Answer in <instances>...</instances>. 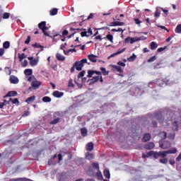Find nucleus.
<instances>
[{
    "mask_svg": "<svg viewBox=\"0 0 181 181\" xmlns=\"http://www.w3.org/2000/svg\"><path fill=\"white\" fill-rule=\"evenodd\" d=\"M155 116L160 123H163L164 120L165 122H170L175 118V113L170 111L167 112L164 117H163L162 112H160V110L158 112H155Z\"/></svg>",
    "mask_w": 181,
    "mask_h": 181,
    "instance_id": "obj_1",
    "label": "nucleus"
},
{
    "mask_svg": "<svg viewBox=\"0 0 181 181\" xmlns=\"http://www.w3.org/2000/svg\"><path fill=\"white\" fill-rule=\"evenodd\" d=\"M38 28L42 30L45 36L50 37L49 33L47 31L49 30V28L47 26V21H42L39 23Z\"/></svg>",
    "mask_w": 181,
    "mask_h": 181,
    "instance_id": "obj_2",
    "label": "nucleus"
},
{
    "mask_svg": "<svg viewBox=\"0 0 181 181\" xmlns=\"http://www.w3.org/2000/svg\"><path fill=\"white\" fill-rule=\"evenodd\" d=\"M85 63H88L87 59H83L81 61H76L74 64L76 66V69L77 71H81L82 68L84 66Z\"/></svg>",
    "mask_w": 181,
    "mask_h": 181,
    "instance_id": "obj_3",
    "label": "nucleus"
},
{
    "mask_svg": "<svg viewBox=\"0 0 181 181\" xmlns=\"http://www.w3.org/2000/svg\"><path fill=\"white\" fill-rule=\"evenodd\" d=\"M172 144L169 141H163L159 142V147L163 150L169 149L171 148Z\"/></svg>",
    "mask_w": 181,
    "mask_h": 181,
    "instance_id": "obj_4",
    "label": "nucleus"
},
{
    "mask_svg": "<svg viewBox=\"0 0 181 181\" xmlns=\"http://www.w3.org/2000/svg\"><path fill=\"white\" fill-rule=\"evenodd\" d=\"M41 86H42V82L37 80L33 81L31 83V86L29 88V90H32V89L37 90L40 88Z\"/></svg>",
    "mask_w": 181,
    "mask_h": 181,
    "instance_id": "obj_5",
    "label": "nucleus"
},
{
    "mask_svg": "<svg viewBox=\"0 0 181 181\" xmlns=\"http://www.w3.org/2000/svg\"><path fill=\"white\" fill-rule=\"evenodd\" d=\"M146 40V37L145 36H141V37H131V45H133L134 42H137L141 40Z\"/></svg>",
    "mask_w": 181,
    "mask_h": 181,
    "instance_id": "obj_6",
    "label": "nucleus"
},
{
    "mask_svg": "<svg viewBox=\"0 0 181 181\" xmlns=\"http://www.w3.org/2000/svg\"><path fill=\"white\" fill-rule=\"evenodd\" d=\"M124 22H119V21H112L110 24H108V26L110 27H116V26H123L124 25Z\"/></svg>",
    "mask_w": 181,
    "mask_h": 181,
    "instance_id": "obj_7",
    "label": "nucleus"
},
{
    "mask_svg": "<svg viewBox=\"0 0 181 181\" xmlns=\"http://www.w3.org/2000/svg\"><path fill=\"white\" fill-rule=\"evenodd\" d=\"M154 148H155L154 142H148L144 145V148L146 150L151 151V150H153Z\"/></svg>",
    "mask_w": 181,
    "mask_h": 181,
    "instance_id": "obj_8",
    "label": "nucleus"
},
{
    "mask_svg": "<svg viewBox=\"0 0 181 181\" xmlns=\"http://www.w3.org/2000/svg\"><path fill=\"white\" fill-rule=\"evenodd\" d=\"M151 139V134L150 133H145L142 138V142L146 143Z\"/></svg>",
    "mask_w": 181,
    "mask_h": 181,
    "instance_id": "obj_9",
    "label": "nucleus"
},
{
    "mask_svg": "<svg viewBox=\"0 0 181 181\" xmlns=\"http://www.w3.org/2000/svg\"><path fill=\"white\" fill-rule=\"evenodd\" d=\"M99 81H100V76H98L93 77L92 79L88 80V82L90 81L89 82V85L91 86L96 83Z\"/></svg>",
    "mask_w": 181,
    "mask_h": 181,
    "instance_id": "obj_10",
    "label": "nucleus"
},
{
    "mask_svg": "<svg viewBox=\"0 0 181 181\" xmlns=\"http://www.w3.org/2000/svg\"><path fill=\"white\" fill-rule=\"evenodd\" d=\"M97 57H98L96 55H94L93 54H90L88 55V59H89V60H90V62H92L93 63H97L98 62Z\"/></svg>",
    "mask_w": 181,
    "mask_h": 181,
    "instance_id": "obj_11",
    "label": "nucleus"
},
{
    "mask_svg": "<svg viewBox=\"0 0 181 181\" xmlns=\"http://www.w3.org/2000/svg\"><path fill=\"white\" fill-rule=\"evenodd\" d=\"M125 50H126V48H123L122 49H119L117 52H115L112 54H111V56L110 57H115V56H117V54H121L124 53ZM110 57H109V59H110Z\"/></svg>",
    "mask_w": 181,
    "mask_h": 181,
    "instance_id": "obj_12",
    "label": "nucleus"
},
{
    "mask_svg": "<svg viewBox=\"0 0 181 181\" xmlns=\"http://www.w3.org/2000/svg\"><path fill=\"white\" fill-rule=\"evenodd\" d=\"M158 136L162 139V140H165L167 139L168 137V134L166 132H160L158 134Z\"/></svg>",
    "mask_w": 181,
    "mask_h": 181,
    "instance_id": "obj_13",
    "label": "nucleus"
},
{
    "mask_svg": "<svg viewBox=\"0 0 181 181\" xmlns=\"http://www.w3.org/2000/svg\"><path fill=\"white\" fill-rule=\"evenodd\" d=\"M94 148V144L93 142H89L86 144V151H92Z\"/></svg>",
    "mask_w": 181,
    "mask_h": 181,
    "instance_id": "obj_14",
    "label": "nucleus"
},
{
    "mask_svg": "<svg viewBox=\"0 0 181 181\" xmlns=\"http://www.w3.org/2000/svg\"><path fill=\"white\" fill-rule=\"evenodd\" d=\"M9 80L11 83L13 84H17L19 82V80L15 76H11Z\"/></svg>",
    "mask_w": 181,
    "mask_h": 181,
    "instance_id": "obj_15",
    "label": "nucleus"
},
{
    "mask_svg": "<svg viewBox=\"0 0 181 181\" xmlns=\"http://www.w3.org/2000/svg\"><path fill=\"white\" fill-rule=\"evenodd\" d=\"M18 93L16 91H9L6 95H5L4 98H7V97H16L17 96Z\"/></svg>",
    "mask_w": 181,
    "mask_h": 181,
    "instance_id": "obj_16",
    "label": "nucleus"
},
{
    "mask_svg": "<svg viewBox=\"0 0 181 181\" xmlns=\"http://www.w3.org/2000/svg\"><path fill=\"white\" fill-rule=\"evenodd\" d=\"M64 95V93L56 90L53 93V96L57 98H60Z\"/></svg>",
    "mask_w": 181,
    "mask_h": 181,
    "instance_id": "obj_17",
    "label": "nucleus"
},
{
    "mask_svg": "<svg viewBox=\"0 0 181 181\" xmlns=\"http://www.w3.org/2000/svg\"><path fill=\"white\" fill-rule=\"evenodd\" d=\"M172 129L174 132H177L179 129V124L177 121H174L173 123Z\"/></svg>",
    "mask_w": 181,
    "mask_h": 181,
    "instance_id": "obj_18",
    "label": "nucleus"
},
{
    "mask_svg": "<svg viewBox=\"0 0 181 181\" xmlns=\"http://www.w3.org/2000/svg\"><path fill=\"white\" fill-rule=\"evenodd\" d=\"M88 134V130L86 127H82L81 129V135H82V136L86 137L87 136Z\"/></svg>",
    "mask_w": 181,
    "mask_h": 181,
    "instance_id": "obj_19",
    "label": "nucleus"
},
{
    "mask_svg": "<svg viewBox=\"0 0 181 181\" xmlns=\"http://www.w3.org/2000/svg\"><path fill=\"white\" fill-rule=\"evenodd\" d=\"M35 100H36V96L33 95V96L27 98L25 100V103H27L28 104H30L31 103H33V101H35Z\"/></svg>",
    "mask_w": 181,
    "mask_h": 181,
    "instance_id": "obj_20",
    "label": "nucleus"
},
{
    "mask_svg": "<svg viewBox=\"0 0 181 181\" xmlns=\"http://www.w3.org/2000/svg\"><path fill=\"white\" fill-rule=\"evenodd\" d=\"M159 157L162 158H165L167 157V156L168 155V153L167 151H159Z\"/></svg>",
    "mask_w": 181,
    "mask_h": 181,
    "instance_id": "obj_21",
    "label": "nucleus"
},
{
    "mask_svg": "<svg viewBox=\"0 0 181 181\" xmlns=\"http://www.w3.org/2000/svg\"><path fill=\"white\" fill-rule=\"evenodd\" d=\"M158 47V43L156 42H151V50H156Z\"/></svg>",
    "mask_w": 181,
    "mask_h": 181,
    "instance_id": "obj_22",
    "label": "nucleus"
},
{
    "mask_svg": "<svg viewBox=\"0 0 181 181\" xmlns=\"http://www.w3.org/2000/svg\"><path fill=\"white\" fill-rule=\"evenodd\" d=\"M167 151L168 155L176 154L177 153V149L176 148H172L171 149H169Z\"/></svg>",
    "mask_w": 181,
    "mask_h": 181,
    "instance_id": "obj_23",
    "label": "nucleus"
},
{
    "mask_svg": "<svg viewBox=\"0 0 181 181\" xmlns=\"http://www.w3.org/2000/svg\"><path fill=\"white\" fill-rule=\"evenodd\" d=\"M56 57H57V60H59V62H64V60H65V57H64L63 55H62L59 53H57L56 54Z\"/></svg>",
    "mask_w": 181,
    "mask_h": 181,
    "instance_id": "obj_24",
    "label": "nucleus"
},
{
    "mask_svg": "<svg viewBox=\"0 0 181 181\" xmlns=\"http://www.w3.org/2000/svg\"><path fill=\"white\" fill-rule=\"evenodd\" d=\"M154 153H155L154 151H149V152L147 153V155L143 154L142 157H143V158H149V157L153 156L154 155Z\"/></svg>",
    "mask_w": 181,
    "mask_h": 181,
    "instance_id": "obj_25",
    "label": "nucleus"
},
{
    "mask_svg": "<svg viewBox=\"0 0 181 181\" xmlns=\"http://www.w3.org/2000/svg\"><path fill=\"white\" fill-rule=\"evenodd\" d=\"M58 13V8H52V10L49 11V14L52 16H56Z\"/></svg>",
    "mask_w": 181,
    "mask_h": 181,
    "instance_id": "obj_26",
    "label": "nucleus"
},
{
    "mask_svg": "<svg viewBox=\"0 0 181 181\" xmlns=\"http://www.w3.org/2000/svg\"><path fill=\"white\" fill-rule=\"evenodd\" d=\"M60 121V118L59 117H57V118H54L53 120H52L49 124L51 125H54V124H57Z\"/></svg>",
    "mask_w": 181,
    "mask_h": 181,
    "instance_id": "obj_27",
    "label": "nucleus"
},
{
    "mask_svg": "<svg viewBox=\"0 0 181 181\" xmlns=\"http://www.w3.org/2000/svg\"><path fill=\"white\" fill-rule=\"evenodd\" d=\"M24 74L26 76H31L33 74V71L30 69H27L24 71Z\"/></svg>",
    "mask_w": 181,
    "mask_h": 181,
    "instance_id": "obj_28",
    "label": "nucleus"
},
{
    "mask_svg": "<svg viewBox=\"0 0 181 181\" xmlns=\"http://www.w3.org/2000/svg\"><path fill=\"white\" fill-rule=\"evenodd\" d=\"M175 33L177 34H181V24H179L176 26L175 29Z\"/></svg>",
    "mask_w": 181,
    "mask_h": 181,
    "instance_id": "obj_29",
    "label": "nucleus"
},
{
    "mask_svg": "<svg viewBox=\"0 0 181 181\" xmlns=\"http://www.w3.org/2000/svg\"><path fill=\"white\" fill-rule=\"evenodd\" d=\"M39 60L37 59H34L33 60L30 62V66H35L38 64Z\"/></svg>",
    "mask_w": 181,
    "mask_h": 181,
    "instance_id": "obj_30",
    "label": "nucleus"
},
{
    "mask_svg": "<svg viewBox=\"0 0 181 181\" xmlns=\"http://www.w3.org/2000/svg\"><path fill=\"white\" fill-rule=\"evenodd\" d=\"M112 68L115 69L119 73H123L124 71L122 69V68L119 66L113 65Z\"/></svg>",
    "mask_w": 181,
    "mask_h": 181,
    "instance_id": "obj_31",
    "label": "nucleus"
},
{
    "mask_svg": "<svg viewBox=\"0 0 181 181\" xmlns=\"http://www.w3.org/2000/svg\"><path fill=\"white\" fill-rule=\"evenodd\" d=\"M3 47L5 49H9V47H10V42H9V41L4 42V44H3Z\"/></svg>",
    "mask_w": 181,
    "mask_h": 181,
    "instance_id": "obj_32",
    "label": "nucleus"
},
{
    "mask_svg": "<svg viewBox=\"0 0 181 181\" xmlns=\"http://www.w3.org/2000/svg\"><path fill=\"white\" fill-rule=\"evenodd\" d=\"M104 175L107 179L110 178V173L109 170L105 169L104 170Z\"/></svg>",
    "mask_w": 181,
    "mask_h": 181,
    "instance_id": "obj_33",
    "label": "nucleus"
},
{
    "mask_svg": "<svg viewBox=\"0 0 181 181\" xmlns=\"http://www.w3.org/2000/svg\"><path fill=\"white\" fill-rule=\"evenodd\" d=\"M136 59V55L135 54H132V55L127 59L128 62H134Z\"/></svg>",
    "mask_w": 181,
    "mask_h": 181,
    "instance_id": "obj_34",
    "label": "nucleus"
},
{
    "mask_svg": "<svg viewBox=\"0 0 181 181\" xmlns=\"http://www.w3.org/2000/svg\"><path fill=\"white\" fill-rule=\"evenodd\" d=\"M42 100L44 103H50L52 102V98L48 96H45L42 99Z\"/></svg>",
    "mask_w": 181,
    "mask_h": 181,
    "instance_id": "obj_35",
    "label": "nucleus"
},
{
    "mask_svg": "<svg viewBox=\"0 0 181 181\" xmlns=\"http://www.w3.org/2000/svg\"><path fill=\"white\" fill-rule=\"evenodd\" d=\"M134 21L136 25H139V27H141V23H142V21L139 20V18H134Z\"/></svg>",
    "mask_w": 181,
    "mask_h": 181,
    "instance_id": "obj_36",
    "label": "nucleus"
},
{
    "mask_svg": "<svg viewBox=\"0 0 181 181\" xmlns=\"http://www.w3.org/2000/svg\"><path fill=\"white\" fill-rule=\"evenodd\" d=\"M18 58H19V60L20 62H22V60H23V59H26V55L23 53V54H18Z\"/></svg>",
    "mask_w": 181,
    "mask_h": 181,
    "instance_id": "obj_37",
    "label": "nucleus"
},
{
    "mask_svg": "<svg viewBox=\"0 0 181 181\" xmlns=\"http://www.w3.org/2000/svg\"><path fill=\"white\" fill-rule=\"evenodd\" d=\"M33 47L35 48H37V49L44 48V47L42 45H41L40 44H39L37 42H35V44H33Z\"/></svg>",
    "mask_w": 181,
    "mask_h": 181,
    "instance_id": "obj_38",
    "label": "nucleus"
},
{
    "mask_svg": "<svg viewBox=\"0 0 181 181\" xmlns=\"http://www.w3.org/2000/svg\"><path fill=\"white\" fill-rule=\"evenodd\" d=\"M106 39H107L110 42H113V36L111 34L107 35Z\"/></svg>",
    "mask_w": 181,
    "mask_h": 181,
    "instance_id": "obj_39",
    "label": "nucleus"
},
{
    "mask_svg": "<svg viewBox=\"0 0 181 181\" xmlns=\"http://www.w3.org/2000/svg\"><path fill=\"white\" fill-rule=\"evenodd\" d=\"M157 59L156 55H154L153 57H151L150 59L147 60L148 63H151V62H155V60Z\"/></svg>",
    "mask_w": 181,
    "mask_h": 181,
    "instance_id": "obj_40",
    "label": "nucleus"
},
{
    "mask_svg": "<svg viewBox=\"0 0 181 181\" xmlns=\"http://www.w3.org/2000/svg\"><path fill=\"white\" fill-rule=\"evenodd\" d=\"M100 70H101L102 73L103 74V75L107 76L109 74V71H107L105 68L101 67Z\"/></svg>",
    "mask_w": 181,
    "mask_h": 181,
    "instance_id": "obj_41",
    "label": "nucleus"
},
{
    "mask_svg": "<svg viewBox=\"0 0 181 181\" xmlns=\"http://www.w3.org/2000/svg\"><path fill=\"white\" fill-rule=\"evenodd\" d=\"M94 74L95 71L93 70L88 71V78H91Z\"/></svg>",
    "mask_w": 181,
    "mask_h": 181,
    "instance_id": "obj_42",
    "label": "nucleus"
},
{
    "mask_svg": "<svg viewBox=\"0 0 181 181\" xmlns=\"http://www.w3.org/2000/svg\"><path fill=\"white\" fill-rule=\"evenodd\" d=\"M9 17H10V13H8V12L4 13V14H3V18L4 19H8Z\"/></svg>",
    "mask_w": 181,
    "mask_h": 181,
    "instance_id": "obj_43",
    "label": "nucleus"
},
{
    "mask_svg": "<svg viewBox=\"0 0 181 181\" xmlns=\"http://www.w3.org/2000/svg\"><path fill=\"white\" fill-rule=\"evenodd\" d=\"M8 102H12L13 104H18L19 103V101L17 98H15L13 100L12 98H10Z\"/></svg>",
    "mask_w": 181,
    "mask_h": 181,
    "instance_id": "obj_44",
    "label": "nucleus"
},
{
    "mask_svg": "<svg viewBox=\"0 0 181 181\" xmlns=\"http://www.w3.org/2000/svg\"><path fill=\"white\" fill-rule=\"evenodd\" d=\"M92 166L94 169H98V170L100 169L99 164L97 163H93Z\"/></svg>",
    "mask_w": 181,
    "mask_h": 181,
    "instance_id": "obj_45",
    "label": "nucleus"
},
{
    "mask_svg": "<svg viewBox=\"0 0 181 181\" xmlns=\"http://www.w3.org/2000/svg\"><path fill=\"white\" fill-rule=\"evenodd\" d=\"M159 162L160 163H163L164 165H165L166 163H168V158L160 159Z\"/></svg>",
    "mask_w": 181,
    "mask_h": 181,
    "instance_id": "obj_46",
    "label": "nucleus"
},
{
    "mask_svg": "<svg viewBox=\"0 0 181 181\" xmlns=\"http://www.w3.org/2000/svg\"><path fill=\"white\" fill-rule=\"evenodd\" d=\"M81 37H89V35L87 34V31H83V32L81 33Z\"/></svg>",
    "mask_w": 181,
    "mask_h": 181,
    "instance_id": "obj_47",
    "label": "nucleus"
},
{
    "mask_svg": "<svg viewBox=\"0 0 181 181\" xmlns=\"http://www.w3.org/2000/svg\"><path fill=\"white\" fill-rule=\"evenodd\" d=\"M166 49H167V47H159V48L157 49V52H158V53H160V52L165 51Z\"/></svg>",
    "mask_w": 181,
    "mask_h": 181,
    "instance_id": "obj_48",
    "label": "nucleus"
},
{
    "mask_svg": "<svg viewBox=\"0 0 181 181\" xmlns=\"http://www.w3.org/2000/svg\"><path fill=\"white\" fill-rule=\"evenodd\" d=\"M85 74H86V71H81V73H79V74H78V76H77L78 78H81V77H83L84 75H85Z\"/></svg>",
    "mask_w": 181,
    "mask_h": 181,
    "instance_id": "obj_49",
    "label": "nucleus"
},
{
    "mask_svg": "<svg viewBox=\"0 0 181 181\" xmlns=\"http://www.w3.org/2000/svg\"><path fill=\"white\" fill-rule=\"evenodd\" d=\"M86 158H88V160H91L93 158V153H89V154L86 155Z\"/></svg>",
    "mask_w": 181,
    "mask_h": 181,
    "instance_id": "obj_50",
    "label": "nucleus"
},
{
    "mask_svg": "<svg viewBox=\"0 0 181 181\" xmlns=\"http://www.w3.org/2000/svg\"><path fill=\"white\" fill-rule=\"evenodd\" d=\"M68 87H72V88L74 87V84L73 83V80L72 79H70L69 81Z\"/></svg>",
    "mask_w": 181,
    "mask_h": 181,
    "instance_id": "obj_51",
    "label": "nucleus"
},
{
    "mask_svg": "<svg viewBox=\"0 0 181 181\" xmlns=\"http://www.w3.org/2000/svg\"><path fill=\"white\" fill-rule=\"evenodd\" d=\"M28 64H29V62H28V60L25 59L23 62L22 63V66L25 67L28 66Z\"/></svg>",
    "mask_w": 181,
    "mask_h": 181,
    "instance_id": "obj_52",
    "label": "nucleus"
},
{
    "mask_svg": "<svg viewBox=\"0 0 181 181\" xmlns=\"http://www.w3.org/2000/svg\"><path fill=\"white\" fill-rule=\"evenodd\" d=\"M124 42L125 44H127V43L130 42V44H131V37H127V38H125Z\"/></svg>",
    "mask_w": 181,
    "mask_h": 181,
    "instance_id": "obj_53",
    "label": "nucleus"
},
{
    "mask_svg": "<svg viewBox=\"0 0 181 181\" xmlns=\"http://www.w3.org/2000/svg\"><path fill=\"white\" fill-rule=\"evenodd\" d=\"M154 16H155L156 18H160V12L158 11V10H156V11L155 12Z\"/></svg>",
    "mask_w": 181,
    "mask_h": 181,
    "instance_id": "obj_54",
    "label": "nucleus"
},
{
    "mask_svg": "<svg viewBox=\"0 0 181 181\" xmlns=\"http://www.w3.org/2000/svg\"><path fill=\"white\" fill-rule=\"evenodd\" d=\"M30 43V35H28L26 40L25 41V45H29Z\"/></svg>",
    "mask_w": 181,
    "mask_h": 181,
    "instance_id": "obj_55",
    "label": "nucleus"
},
{
    "mask_svg": "<svg viewBox=\"0 0 181 181\" xmlns=\"http://www.w3.org/2000/svg\"><path fill=\"white\" fill-rule=\"evenodd\" d=\"M160 157L159 152H156L153 153V158L158 159Z\"/></svg>",
    "mask_w": 181,
    "mask_h": 181,
    "instance_id": "obj_56",
    "label": "nucleus"
},
{
    "mask_svg": "<svg viewBox=\"0 0 181 181\" xmlns=\"http://www.w3.org/2000/svg\"><path fill=\"white\" fill-rule=\"evenodd\" d=\"M30 114V113L29 110H26L25 112H24L23 117H28V116H29Z\"/></svg>",
    "mask_w": 181,
    "mask_h": 181,
    "instance_id": "obj_57",
    "label": "nucleus"
},
{
    "mask_svg": "<svg viewBox=\"0 0 181 181\" xmlns=\"http://www.w3.org/2000/svg\"><path fill=\"white\" fill-rule=\"evenodd\" d=\"M5 53V49L4 48H0V57H1V56H4Z\"/></svg>",
    "mask_w": 181,
    "mask_h": 181,
    "instance_id": "obj_58",
    "label": "nucleus"
},
{
    "mask_svg": "<svg viewBox=\"0 0 181 181\" xmlns=\"http://www.w3.org/2000/svg\"><path fill=\"white\" fill-rule=\"evenodd\" d=\"M93 16H94V13H90L89 14V16H88V18H86V20L93 19Z\"/></svg>",
    "mask_w": 181,
    "mask_h": 181,
    "instance_id": "obj_59",
    "label": "nucleus"
},
{
    "mask_svg": "<svg viewBox=\"0 0 181 181\" xmlns=\"http://www.w3.org/2000/svg\"><path fill=\"white\" fill-rule=\"evenodd\" d=\"M57 157H58V161L59 162L62 161L63 156H62V153L58 154Z\"/></svg>",
    "mask_w": 181,
    "mask_h": 181,
    "instance_id": "obj_60",
    "label": "nucleus"
},
{
    "mask_svg": "<svg viewBox=\"0 0 181 181\" xmlns=\"http://www.w3.org/2000/svg\"><path fill=\"white\" fill-rule=\"evenodd\" d=\"M87 34H88V35H89V36H90V35H93V31H92L91 28H89L88 29Z\"/></svg>",
    "mask_w": 181,
    "mask_h": 181,
    "instance_id": "obj_61",
    "label": "nucleus"
},
{
    "mask_svg": "<svg viewBox=\"0 0 181 181\" xmlns=\"http://www.w3.org/2000/svg\"><path fill=\"white\" fill-rule=\"evenodd\" d=\"M69 35V31L67 30H64L62 32V36H67Z\"/></svg>",
    "mask_w": 181,
    "mask_h": 181,
    "instance_id": "obj_62",
    "label": "nucleus"
},
{
    "mask_svg": "<svg viewBox=\"0 0 181 181\" xmlns=\"http://www.w3.org/2000/svg\"><path fill=\"white\" fill-rule=\"evenodd\" d=\"M117 64L121 66H123V67H124L126 66V64L124 62H121V61L117 62Z\"/></svg>",
    "mask_w": 181,
    "mask_h": 181,
    "instance_id": "obj_63",
    "label": "nucleus"
},
{
    "mask_svg": "<svg viewBox=\"0 0 181 181\" xmlns=\"http://www.w3.org/2000/svg\"><path fill=\"white\" fill-rule=\"evenodd\" d=\"M176 161L177 162H180L181 161V153L178 155V156L176 158Z\"/></svg>",
    "mask_w": 181,
    "mask_h": 181,
    "instance_id": "obj_64",
    "label": "nucleus"
}]
</instances>
